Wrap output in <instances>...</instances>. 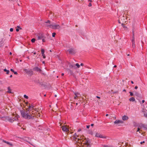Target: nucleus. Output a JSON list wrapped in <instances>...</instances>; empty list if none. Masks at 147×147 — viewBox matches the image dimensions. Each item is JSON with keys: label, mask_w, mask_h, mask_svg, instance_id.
<instances>
[{"label": "nucleus", "mask_w": 147, "mask_h": 147, "mask_svg": "<svg viewBox=\"0 0 147 147\" xmlns=\"http://www.w3.org/2000/svg\"><path fill=\"white\" fill-rule=\"evenodd\" d=\"M30 109H29V107L28 108L26 109V111H25V110L23 109L22 110L20 111V113L22 117L24 118L29 119H33L34 117V115H33L31 114H30V113L29 112L30 111Z\"/></svg>", "instance_id": "1"}, {"label": "nucleus", "mask_w": 147, "mask_h": 147, "mask_svg": "<svg viewBox=\"0 0 147 147\" xmlns=\"http://www.w3.org/2000/svg\"><path fill=\"white\" fill-rule=\"evenodd\" d=\"M67 66V69L69 71L71 75L73 76V77L76 79L75 75L73 73V71L77 68H79L80 65L83 66L84 65H68Z\"/></svg>", "instance_id": "2"}, {"label": "nucleus", "mask_w": 147, "mask_h": 147, "mask_svg": "<svg viewBox=\"0 0 147 147\" xmlns=\"http://www.w3.org/2000/svg\"><path fill=\"white\" fill-rule=\"evenodd\" d=\"M23 70L25 71V73L29 77H31L34 74L33 69L24 68Z\"/></svg>", "instance_id": "3"}, {"label": "nucleus", "mask_w": 147, "mask_h": 147, "mask_svg": "<svg viewBox=\"0 0 147 147\" xmlns=\"http://www.w3.org/2000/svg\"><path fill=\"white\" fill-rule=\"evenodd\" d=\"M19 117H20L19 115H17L16 116H15L14 117L12 118L7 117H6V119L9 122L12 123L15 121L17 120L18 118Z\"/></svg>", "instance_id": "4"}, {"label": "nucleus", "mask_w": 147, "mask_h": 147, "mask_svg": "<svg viewBox=\"0 0 147 147\" xmlns=\"http://www.w3.org/2000/svg\"><path fill=\"white\" fill-rule=\"evenodd\" d=\"M43 27L46 28H51V24L50 21L49 20H48L47 21L44 22L43 24Z\"/></svg>", "instance_id": "5"}, {"label": "nucleus", "mask_w": 147, "mask_h": 147, "mask_svg": "<svg viewBox=\"0 0 147 147\" xmlns=\"http://www.w3.org/2000/svg\"><path fill=\"white\" fill-rule=\"evenodd\" d=\"M85 142L87 145V147H91V145L92 144V140L88 138H85Z\"/></svg>", "instance_id": "6"}, {"label": "nucleus", "mask_w": 147, "mask_h": 147, "mask_svg": "<svg viewBox=\"0 0 147 147\" xmlns=\"http://www.w3.org/2000/svg\"><path fill=\"white\" fill-rule=\"evenodd\" d=\"M23 139L25 141L27 142H28L29 144H30L32 146L35 147L33 145V144H32L30 142L28 141V140H30V141H31V139L29 137H25L24 138H23Z\"/></svg>", "instance_id": "7"}, {"label": "nucleus", "mask_w": 147, "mask_h": 147, "mask_svg": "<svg viewBox=\"0 0 147 147\" xmlns=\"http://www.w3.org/2000/svg\"><path fill=\"white\" fill-rule=\"evenodd\" d=\"M60 28V26L59 25H52L51 24V28L53 29H58Z\"/></svg>", "instance_id": "8"}, {"label": "nucleus", "mask_w": 147, "mask_h": 147, "mask_svg": "<svg viewBox=\"0 0 147 147\" xmlns=\"http://www.w3.org/2000/svg\"><path fill=\"white\" fill-rule=\"evenodd\" d=\"M33 70L39 73L41 72V69L37 67H34L33 68Z\"/></svg>", "instance_id": "9"}, {"label": "nucleus", "mask_w": 147, "mask_h": 147, "mask_svg": "<svg viewBox=\"0 0 147 147\" xmlns=\"http://www.w3.org/2000/svg\"><path fill=\"white\" fill-rule=\"evenodd\" d=\"M68 51L69 54H71L72 55L74 54L75 53V51L74 49L72 48H70L67 50Z\"/></svg>", "instance_id": "10"}, {"label": "nucleus", "mask_w": 147, "mask_h": 147, "mask_svg": "<svg viewBox=\"0 0 147 147\" xmlns=\"http://www.w3.org/2000/svg\"><path fill=\"white\" fill-rule=\"evenodd\" d=\"M43 34H40L39 36L38 37V40H40L42 39V38H45Z\"/></svg>", "instance_id": "11"}, {"label": "nucleus", "mask_w": 147, "mask_h": 147, "mask_svg": "<svg viewBox=\"0 0 147 147\" xmlns=\"http://www.w3.org/2000/svg\"><path fill=\"white\" fill-rule=\"evenodd\" d=\"M95 136L97 137H99L102 138H105V137L103 136L102 135H101L100 134L98 133H96V134Z\"/></svg>", "instance_id": "12"}, {"label": "nucleus", "mask_w": 147, "mask_h": 147, "mask_svg": "<svg viewBox=\"0 0 147 147\" xmlns=\"http://www.w3.org/2000/svg\"><path fill=\"white\" fill-rule=\"evenodd\" d=\"M132 31H133L134 32H135L137 31V29L136 26H135L134 24H133L132 25Z\"/></svg>", "instance_id": "13"}, {"label": "nucleus", "mask_w": 147, "mask_h": 147, "mask_svg": "<svg viewBox=\"0 0 147 147\" xmlns=\"http://www.w3.org/2000/svg\"><path fill=\"white\" fill-rule=\"evenodd\" d=\"M134 95L137 97L139 98H141L142 97V96L141 94L136 91L134 92Z\"/></svg>", "instance_id": "14"}, {"label": "nucleus", "mask_w": 147, "mask_h": 147, "mask_svg": "<svg viewBox=\"0 0 147 147\" xmlns=\"http://www.w3.org/2000/svg\"><path fill=\"white\" fill-rule=\"evenodd\" d=\"M62 129L65 132H67L69 131L68 129L65 126H63L62 127Z\"/></svg>", "instance_id": "15"}, {"label": "nucleus", "mask_w": 147, "mask_h": 147, "mask_svg": "<svg viewBox=\"0 0 147 147\" xmlns=\"http://www.w3.org/2000/svg\"><path fill=\"white\" fill-rule=\"evenodd\" d=\"M114 123L115 124L123 123V121L121 120H117L114 121Z\"/></svg>", "instance_id": "16"}, {"label": "nucleus", "mask_w": 147, "mask_h": 147, "mask_svg": "<svg viewBox=\"0 0 147 147\" xmlns=\"http://www.w3.org/2000/svg\"><path fill=\"white\" fill-rule=\"evenodd\" d=\"M129 118L128 116L126 115H124L122 117V119L123 121H125L127 120Z\"/></svg>", "instance_id": "17"}, {"label": "nucleus", "mask_w": 147, "mask_h": 147, "mask_svg": "<svg viewBox=\"0 0 147 147\" xmlns=\"http://www.w3.org/2000/svg\"><path fill=\"white\" fill-rule=\"evenodd\" d=\"M28 107L30 109L31 108V110H33L34 109V106L32 104L30 105V104H29Z\"/></svg>", "instance_id": "18"}, {"label": "nucleus", "mask_w": 147, "mask_h": 147, "mask_svg": "<svg viewBox=\"0 0 147 147\" xmlns=\"http://www.w3.org/2000/svg\"><path fill=\"white\" fill-rule=\"evenodd\" d=\"M3 142L6 143V144H9V146H12V144L11 143L9 142H8L4 140H3Z\"/></svg>", "instance_id": "19"}, {"label": "nucleus", "mask_w": 147, "mask_h": 147, "mask_svg": "<svg viewBox=\"0 0 147 147\" xmlns=\"http://www.w3.org/2000/svg\"><path fill=\"white\" fill-rule=\"evenodd\" d=\"M121 26L123 27V28L125 30H127L128 29L125 26V24L123 23H122L121 24Z\"/></svg>", "instance_id": "20"}, {"label": "nucleus", "mask_w": 147, "mask_h": 147, "mask_svg": "<svg viewBox=\"0 0 147 147\" xmlns=\"http://www.w3.org/2000/svg\"><path fill=\"white\" fill-rule=\"evenodd\" d=\"M130 101L134 102L135 101V99L134 97H131L129 99Z\"/></svg>", "instance_id": "21"}, {"label": "nucleus", "mask_w": 147, "mask_h": 147, "mask_svg": "<svg viewBox=\"0 0 147 147\" xmlns=\"http://www.w3.org/2000/svg\"><path fill=\"white\" fill-rule=\"evenodd\" d=\"M131 42L132 47L134 49L135 47V42Z\"/></svg>", "instance_id": "22"}, {"label": "nucleus", "mask_w": 147, "mask_h": 147, "mask_svg": "<svg viewBox=\"0 0 147 147\" xmlns=\"http://www.w3.org/2000/svg\"><path fill=\"white\" fill-rule=\"evenodd\" d=\"M8 88V91H7V92L8 93H11V89L9 87H8L7 88Z\"/></svg>", "instance_id": "23"}, {"label": "nucleus", "mask_w": 147, "mask_h": 147, "mask_svg": "<svg viewBox=\"0 0 147 147\" xmlns=\"http://www.w3.org/2000/svg\"><path fill=\"white\" fill-rule=\"evenodd\" d=\"M4 42L2 40L0 42V47H1L3 46V45Z\"/></svg>", "instance_id": "24"}, {"label": "nucleus", "mask_w": 147, "mask_h": 147, "mask_svg": "<svg viewBox=\"0 0 147 147\" xmlns=\"http://www.w3.org/2000/svg\"><path fill=\"white\" fill-rule=\"evenodd\" d=\"M142 127L144 128V129L146 130H147V125H143Z\"/></svg>", "instance_id": "25"}, {"label": "nucleus", "mask_w": 147, "mask_h": 147, "mask_svg": "<svg viewBox=\"0 0 147 147\" xmlns=\"http://www.w3.org/2000/svg\"><path fill=\"white\" fill-rule=\"evenodd\" d=\"M41 53L42 54H44L45 53V50L44 49H41Z\"/></svg>", "instance_id": "26"}, {"label": "nucleus", "mask_w": 147, "mask_h": 147, "mask_svg": "<svg viewBox=\"0 0 147 147\" xmlns=\"http://www.w3.org/2000/svg\"><path fill=\"white\" fill-rule=\"evenodd\" d=\"M36 40V39L34 38H32L31 40V41L32 43H34L35 42Z\"/></svg>", "instance_id": "27"}, {"label": "nucleus", "mask_w": 147, "mask_h": 147, "mask_svg": "<svg viewBox=\"0 0 147 147\" xmlns=\"http://www.w3.org/2000/svg\"><path fill=\"white\" fill-rule=\"evenodd\" d=\"M129 93L130 94V96H134V94L132 92H129Z\"/></svg>", "instance_id": "28"}, {"label": "nucleus", "mask_w": 147, "mask_h": 147, "mask_svg": "<svg viewBox=\"0 0 147 147\" xmlns=\"http://www.w3.org/2000/svg\"><path fill=\"white\" fill-rule=\"evenodd\" d=\"M131 42H135V37H132V39L131 40Z\"/></svg>", "instance_id": "29"}, {"label": "nucleus", "mask_w": 147, "mask_h": 147, "mask_svg": "<svg viewBox=\"0 0 147 147\" xmlns=\"http://www.w3.org/2000/svg\"><path fill=\"white\" fill-rule=\"evenodd\" d=\"M75 96L74 97V99H76V97H78V95H77V93H75Z\"/></svg>", "instance_id": "30"}, {"label": "nucleus", "mask_w": 147, "mask_h": 147, "mask_svg": "<svg viewBox=\"0 0 147 147\" xmlns=\"http://www.w3.org/2000/svg\"><path fill=\"white\" fill-rule=\"evenodd\" d=\"M56 34L55 32H53L52 34V36L53 37H54L55 36V35Z\"/></svg>", "instance_id": "31"}, {"label": "nucleus", "mask_w": 147, "mask_h": 147, "mask_svg": "<svg viewBox=\"0 0 147 147\" xmlns=\"http://www.w3.org/2000/svg\"><path fill=\"white\" fill-rule=\"evenodd\" d=\"M24 98H26V99L28 98V96L26 95H24Z\"/></svg>", "instance_id": "32"}, {"label": "nucleus", "mask_w": 147, "mask_h": 147, "mask_svg": "<svg viewBox=\"0 0 147 147\" xmlns=\"http://www.w3.org/2000/svg\"><path fill=\"white\" fill-rule=\"evenodd\" d=\"M40 73H41L42 74L44 75V76H46V74L44 73H43L42 72V70H41V72H40Z\"/></svg>", "instance_id": "33"}, {"label": "nucleus", "mask_w": 147, "mask_h": 147, "mask_svg": "<svg viewBox=\"0 0 147 147\" xmlns=\"http://www.w3.org/2000/svg\"><path fill=\"white\" fill-rule=\"evenodd\" d=\"M74 137H78L79 136L77 135L76 133H75L74 134Z\"/></svg>", "instance_id": "34"}, {"label": "nucleus", "mask_w": 147, "mask_h": 147, "mask_svg": "<svg viewBox=\"0 0 147 147\" xmlns=\"http://www.w3.org/2000/svg\"><path fill=\"white\" fill-rule=\"evenodd\" d=\"M34 82L36 83H39V80H36L34 81Z\"/></svg>", "instance_id": "35"}, {"label": "nucleus", "mask_w": 147, "mask_h": 147, "mask_svg": "<svg viewBox=\"0 0 147 147\" xmlns=\"http://www.w3.org/2000/svg\"><path fill=\"white\" fill-rule=\"evenodd\" d=\"M42 56H43V58L45 59L46 58V56H45L44 53V54H42Z\"/></svg>", "instance_id": "36"}, {"label": "nucleus", "mask_w": 147, "mask_h": 147, "mask_svg": "<svg viewBox=\"0 0 147 147\" xmlns=\"http://www.w3.org/2000/svg\"><path fill=\"white\" fill-rule=\"evenodd\" d=\"M13 28H10V31L11 32H13Z\"/></svg>", "instance_id": "37"}, {"label": "nucleus", "mask_w": 147, "mask_h": 147, "mask_svg": "<svg viewBox=\"0 0 147 147\" xmlns=\"http://www.w3.org/2000/svg\"><path fill=\"white\" fill-rule=\"evenodd\" d=\"M134 32H134V31H132V37H134Z\"/></svg>", "instance_id": "38"}, {"label": "nucleus", "mask_w": 147, "mask_h": 147, "mask_svg": "<svg viewBox=\"0 0 147 147\" xmlns=\"http://www.w3.org/2000/svg\"><path fill=\"white\" fill-rule=\"evenodd\" d=\"M92 5V4L91 3H90L88 5V6L89 7L91 6Z\"/></svg>", "instance_id": "39"}, {"label": "nucleus", "mask_w": 147, "mask_h": 147, "mask_svg": "<svg viewBox=\"0 0 147 147\" xmlns=\"http://www.w3.org/2000/svg\"><path fill=\"white\" fill-rule=\"evenodd\" d=\"M17 27L18 28V29H21V30L22 29V28H21L20 26H17Z\"/></svg>", "instance_id": "40"}, {"label": "nucleus", "mask_w": 147, "mask_h": 147, "mask_svg": "<svg viewBox=\"0 0 147 147\" xmlns=\"http://www.w3.org/2000/svg\"><path fill=\"white\" fill-rule=\"evenodd\" d=\"M9 70H7V71L6 72V74H9Z\"/></svg>", "instance_id": "41"}, {"label": "nucleus", "mask_w": 147, "mask_h": 147, "mask_svg": "<svg viewBox=\"0 0 147 147\" xmlns=\"http://www.w3.org/2000/svg\"><path fill=\"white\" fill-rule=\"evenodd\" d=\"M13 73L15 75H17L18 74V73L17 72L15 71H14V72H13Z\"/></svg>", "instance_id": "42"}, {"label": "nucleus", "mask_w": 147, "mask_h": 147, "mask_svg": "<svg viewBox=\"0 0 147 147\" xmlns=\"http://www.w3.org/2000/svg\"><path fill=\"white\" fill-rule=\"evenodd\" d=\"M38 83L40 84V85H41L42 86L43 85V84H42V82H39V83Z\"/></svg>", "instance_id": "43"}, {"label": "nucleus", "mask_w": 147, "mask_h": 147, "mask_svg": "<svg viewBox=\"0 0 147 147\" xmlns=\"http://www.w3.org/2000/svg\"><path fill=\"white\" fill-rule=\"evenodd\" d=\"M74 140H75V141H76V140L77 139V137H74Z\"/></svg>", "instance_id": "44"}, {"label": "nucleus", "mask_w": 147, "mask_h": 147, "mask_svg": "<svg viewBox=\"0 0 147 147\" xmlns=\"http://www.w3.org/2000/svg\"><path fill=\"white\" fill-rule=\"evenodd\" d=\"M42 41L43 42H45V40L44 38H43L42 39Z\"/></svg>", "instance_id": "45"}, {"label": "nucleus", "mask_w": 147, "mask_h": 147, "mask_svg": "<svg viewBox=\"0 0 147 147\" xmlns=\"http://www.w3.org/2000/svg\"><path fill=\"white\" fill-rule=\"evenodd\" d=\"M140 130V128L139 127H138V130L137 131V132H138V131H139Z\"/></svg>", "instance_id": "46"}, {"label": "nucleus", "mask_w": 147, "mask_h": 147, "mask_svg": "<svg viewBox=\"0 0 147 147\" xmlns=\"http://www.w3.org/2000/svg\"><path fill=\"white\" fill-rule=\"evenodd\" d=\"M90 127V125H87L86 126V128L88 129H89Z\"/></svg>", "instance_id": "47"}, {"label": "nucleus", "mask_w": 147, "mask_h": 147, "mask_svg": "<svg viewBox=\"0 0 147 147\" xmlns=\"http://www.w3.org/2000/svg\"><path fill=\"white\" fill-rule=\"evenodd\" d=\"M144 116L146 117V118H147V113H146V114L144 113Z\"/></svg>", "instance_id": "48"}, {"label": "nucleus", "mask_w": 147, "mask_h": 147, "mask_svg": "<svg viewBox=\"0 0 147 147\" xmlns=\"http://www.w3.org/2000/svg\"><path fill=\"white\" fill-rule=\"evenodd\" d=\"M3 71L5 72H7V70L6 69H3Z\"/></svg>", "instance_id": "49"}, {"label": "nucleus", "mask_w": 147, "mask_h": 147, "mask_svg": "<svg viewBox=\"0 0 147 147\" xmlns=\"http://www.w3.org/2000/svg\"><path fill=\"white\" fill-rule=\"evenodd\" d=\"M16 30L17 32H18L19 31V29L18 28H16Z\"/></svg>", "instance_id": "50"}, {"label": "nucleus", "mask_w": 147, "mask_h": 147, "mask_svg": "<svg viewBox=\"0 0 147 147\" xmlns=\"http://www.w3.org/2000/svg\"><path fill=\"white\" fill-rule=\"evenodd\" d=\"M51 16V18H52L53 17V14H51V16Z\"/></svg>", "instance_id": "51"}, {"label": "nucleus", "mask_w": 147, "mask_h": 147, "mask_svg": "<svg viewBox=\"0 0 147 147\" xmlns=\"http://www.w3.org/2000/svg\"><path fill=\"white\" fill-rule=\"evenodd\" d=\"M10 71L12 72H14V71L13 70V69H10Z\"/></svg>", "instance_id": "52"}, {"label": "nucleus", "mask_w": 147, "mask_h": 147, "mask_svg": "<svg viewBox=\"0 0 147 147\" xmlns=\"http://www.w3.org/2000/svg\"><path fill=\"white\" fill-rule=\"evenodd\" d=\"M3 91V89H0V92H2Z\"/></svg>", "instance_id": "53"}, {"label": "nucleus", "mask_w": 147, "mask_h": 147, "mask_svg": "<svg viewBox=\"0 0 147 147\" xmlns=\"http://www.w3.org/2000/svg\"><path fill=\"white\" fill-rule=\"evenodd\" d=\"M81 131V129H79L78 130V131L79 132Z\"/></svg>", "instance_id": "54"}, {"label": "nucleus", "mask_w": 147, "mask_h": 147, "mask_svg": "<svg viewBox=\"0 0 147 147\" xmlns=\"http://www.w3.org/2000/svg\"><path fill=\"white\" fill-rule=\"evenodd\" d=\"M145 143V141H143L142 142H140V144H142V143Z\"/></svg>", "instance_id": "55"}, {"label": "nucleus", "mask_w": 147, "mask_h": 147, "mask_svg": "<svg viewBox=\"0 0 147 147\" xmlns=\"http://www.w3.org/2000/svg\"><path fill=\"white\" fill-rule=\"evenodd\" d=\"M138 88V87L137 86H136L135 87V88L136 89H137Z\"/></svg>", "instance_id": "56"}, {"label": "nucleus", "mask_w": 147, "mask_h": 147, "mask_svg": "<svg viewBox=\"0 0 147 147\" xmlns=\"http://www.w3.org/2000/svg\"><path fill=\"white\" fill-rule=\"evenodd\" d=\"M50 14L49 15V16H51V14L53 13L51 11L50 12Z\"/></svg>", "instance_id": "57"}, {"label": "nucleus", "mask_w": 147, "mask_h": 147, "mask_svg": "<svg viewBox=\"0 0 147 147\" xmlns=\"http://www.w3.org/2000/svg\"><path fill=\"white\" fill-rule=\"evenodd\" d=\"M145 102V100H142V103H144Z\"/></svg>", "instance_id": "58"}, {"label": "nucleus", "mask_w": 147, "mask_h": 147, "mask_svg": "<svg viewBox=\"0 0 147 147\" xmlns=\"http://www.w3.org/2000/svg\"><path fill=\"white\" fill-rule=\"evenodd\" d=\"M116 65H115L113 67L115 68L117 67Z\"/></svg>", "instance_id": "59"}, {"label": "nucleus", "mask_w": 147, "mask_h": 147, "mask_svg": "<svg viewBox=\"0 0 147 147\" xmlns=\"http://www.w3.org/2000/svg\"><path fill=\"white\" fill-rule=\"evenodd\" d=\"M96 97L97 98H100V97L98 96H96Z\"/></svg>", "instance_id": "60"}, {"label": "nucleus", "mask_w": 147, "mask_h": 147, "mask_svg": "<svg viewBox=\"0 0 147 147\" xmlns=\"http://www.w3.org/2000/svg\"><path fill=\"white\" fill-rule=\"evenodd\" d=\"M94 125V124H91V126H93Z\"/></svg>", "instance_id": "61"}, {"label": "nucleus", "mask_w": 147, "mask_h": 147, "mask_svg": "<svg viewBox=\"0 0 147 147\" xmlns=\"http://www.w3.org/2000/svg\"><path fill=\"white\" fill-rule=\"evenodd\" d=\"M12 53L11 52H10L9 53V55H12Z\"/></svg>", "instance_id": "62"}, {"label": "nucleus", "mask_w": 147, "mask_h": 147, "mask_svg": "<svg viewBox=\"0 0 147 147\" xmlns=\"http://www.w3.org/2000/svg\"><path fill=\"white\" fill-rule=\"evenodd\" d=\"M131 84H134V82L132 81H131Z\"/></svg>", "instance_id": "63"}, {"label": "nucleus", "mask_w": 147, "mask_h": 147, "mask_svg": "<svg viewBox=\"0 0 147 147\" xmlns=\"http://www.w3.org/2000/svg\"><path fill=\"white\" fill-rule=\"evenodd\" d=\"M42 63L43 64H45V61H42Z\"/></svg>", "instance_id": "64"}]
</instances>
